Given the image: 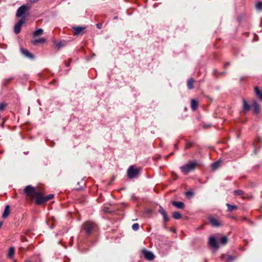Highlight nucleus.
Returning <instances> with one entry per match:
<instances>
[{"instance_id":"obj_1","label":"nucleus","mask_w":262,"mask_h":262,"mask_svg":"<svg viewBox=\"0 0 262 262\" xmlns=\"http://www.w3.org/2000/svg\"><path fill=\"white\" fill-rule=\"evenodd\" d=\"M24 193L31 201L35 199V203L37 205H41L46 203L48 201L53 198L54 195L50 194L44 196L40 191H37L31 185L27 186L24 189Z\"/></svg>"},{"instance_id":"obj_2","label":"nucleus","mask_w":262,"mask_h":262,"mask_svg":"<svg viewBox=\"0 0 262 262\" xmlns=\"http://www.w3.org/2000/svg\"><path fill=\"white\" fill-rule=\"evenodd\" d=\"M200 164L197 160L189 161L187 163L180 167L181 171L185 175L194 171Z\"/></svg>"},{"instance_id":"obj_3","label":"nucleus","mask_w":262,"mask_h":262,"mask_svg":"<svg viewBox=\"0 0 262 262\" xmlns=\"http://www.w3.org/2000/svg\"><path fill=\"white\" fill-rule=\"evenodd\" d=\"M82 229L84 230L87 236H90L97 228V225L96 223L92 221H86L83 223L82 226Z\"/></svg>"},{"instance_id":"obj_4","label":"nucleus","mask_w":262,"mask_h":262,"mask_svg":"<svg viewBox=\"0 0 262 262\" xmlns=\"http://www.w3.org/2000/svg\"><path fill=\"white\" fill-rule=\"evenodd\" d=\"M85 29V27L73 26L72 27V29L73 31V35L74 36L82 35L84 34Z\"/></svg>"},{"instance_id":"obj_5","label":"nucleus","mask_w":262,"mask_h":262,"mask_svg":"<svg viewBox=\"0 0 262 262\" xmlns=\"http://www.w3.org/2000/svg\"><path fill=\"white\" fill-rule=\"evenodd\" d=\"M30 9V7L24 5L20 6L17 10L16 15L18 17H21L26 12Z\"/></svg>"},{"instance_id":"obj_6","label":"nucleus","mask_w":262,"mask_h":262,"mask_svg":"<svg viewBox=\"0 0 262 262\" xmlns=\"http://www.w3.org/2000/svg\"><path fill=\"white\" fill-rule=\"evenodd\" d=\"M208 219L211 225L213 227H219L222 226V224L220 221L213 216H208Z\"/></svg>"},{"instance_id":"obj_7","label":"nucleus","mask_w":262,"mask_h":262,"mask_svg":"<svg viewBox=\"0 0 262 262\" xmlns=\"http://www.w3.org/2000/svg\"><path fill=\"white\" fill-rule=\"evenodd\" d=\"M139 173L137 169H135L133 166H131L127 170V176L129 179H133L136 177Z\"/></svg>"},{"instance_id":"obj_8","label":"nucleus","mask_w":262,"mask_h":262,"mask_svg":"<svg viewBox=\"0 0 262 262\" xmlns=\"http://www.w3.org/2000/svg\"><path fill=\"white\" fill-rule=\"evenodd\" d=\"M25 23V18L20 19L14 26V31L15 34H18L20 33L22 25Z\"/></svg>"},{"instance_id":"obj_9","label":"nucleus","mask_w":262,"mask_h":262,"mask_svg":"<svg viewBox=\"0 0 262 262\" xmlns=\"http://www.w3.org/2000/svg\"><path fill=\"white\" fill-rule=\"evenodd\" d=\"M142 253L145 258L148 260H152L154 259L155 256L154 254L146 249H144L142 251Z\"/></svg>"},{"instance_id":"obj_10","label":"nucleus","mask_w":262,"mask_h":262,"mask_svg":"<svg viewBox=\"0 0 262 262\" xmlns=\"http://www.w3.org/2000/svg\"><path fill=\"white\" fill-rule=\"evenodd\" d=\"M209 246L213 249H217L219 248V245L215 239V237L213 236L210 237L208 242Z\"/></svg>"},{"instance_id":"obj_11","label":"nucleus","mask_w":262,"mask_h":262,"mask_svg":"<svg viewBox=\"0 0 262 262\" xmlns=\"http://www.w3.org/2000/svg\"><path fill=\"white\" fill-rule=\"evenodd\" d=\"M20 51L21 53L26 57L30 59H33L34 58V55L30 53L29 51L27 49L21 48Z\"/></svg>"},{"instance_id":"obj_12","label":"nucleus","mask_w":262,"mask_h":262,"mask_svg":"<svg viewBox=\"0 0 262 262\" xmlns=\"http://www.w3.org/2000/svg\"><path fill=\"white\" fill-rule=\"evenodd\" d=\"M221 258L225 262H232L235 260V257L230 255L223 254L221 256Z\"/></svg>"},{"instance_id":"obj_13","label":"nucleus","mask_w":262,"mask_h":262,"mask_svg":"<svg viewBox=\"0 0 262 262\" xmlns=\"http://www.w3.org/2000/svg\"><path fill=\"white\" fill-rule=\"evenodd\" d=\"M254 113L257 115L260 113V105L255 100L253 101L252 103Z\"/></svg>"},{"instance_id":"obj_14","label":"nucleus","mask_w":262,"mask_h":262,"mask_svg":"<svg viewBox=\"0 0 262 262\" xmlns=\"http://www.w3.org/2000/svg\"><path fill=\"white\" fill-rule=\"evenodd\" d=\"M243 110L245 113H246L249 111L251 109V106L248 103L247 101L245 99H243Z\"/></svg>"},{"instance_id":"obj_15","label":"nucleus","mask_w":262,"mask_h":262,"mask_svg":"<svg viewBox=\"0 0 262 262\" xmlns=\"http://www.w3.org/2000/svg\"><path fill=\"white\" fill-rule=\"evenodd\" d=\"M254 90L256 96L260 101H262V91H261L257 86H254Z\"/></svg>"},{"instance_id":"obj_16","label":"nucleus","mask_w":262,"mask_h":262,"mask_svg":"<svg viewBox=\"0 0 262 262\" xmlns=\"http://www.w3.org/2000/svg\"><path fill=\"white\" fill-rule=\"evenodd\" d=\"M172 204L174 207H177L178 209H183L185 207V204L182 202H177V201H173L172 202Z\"/></svg>"},{"instance_id":"obj_17","label":"nucleus","mask_w":262,"mask_h":262,"mask_svg":"<svg viewBox=\"0 0 262 262\" xmlns=\"http://www.w3.org/2000/svg\"><path fill=\"white\" fill-rule=\"evenodd\" d=\"M194 80L193 78H190L187 82V86L189 90H192L194 88Z\"/></svg>"},{"instance_id":"obj_18","label":"nucleus","mask_w":262,"mask_h":262,"mask_svg":"<svg viewBox=\"0 0 262 262\" xmlns=\"http://www.w3.org/2000/svg\"><path fill=\"white\" fill-rule=\"evenodd\" d=\"M198 104L199 102L195 99H193L191 100V107L193 111L197 109Z\"/></svg>"},{"instance_id":"obj_19","label":"nucleus","mask_w":262,"mask_h":262,"mask_svg":"<svg viewBox=\"0 0 262 262\" xmlns=\"http://www.w3.org/2000/svg\"><path fill=\"white\" fill-rule=\"evenodd\" d=\"M226 205L228 208L227 211L228 212H232L238 209V206L236 205H231L229 203H227Z\"/></svg>"},{"instance_id":"obj_20","label":"nucleus","mask_w":262,"mask_h":262,"mask_svg":"<svg viewBox=\"0 0 262 262\" xmlns=\"http://www.w3.org/2000/svg\"><path fill=\"white\" fill-rule=\"evenodd\" d=\"M9 214H10V206H9V205H8L6 206V207H5L3 215H2L3 218H4V219L7 218L8 216V215H9Z\"/></svg>"},{"instance_id":"obj_21","label":"nucleus","mask_w":262,"mask_h":262,"mask_svg":"<svg viewBox=\"0 0 262 262\" xmlns=\"http://www.w3.org/2000/svg\"><path fill=\"white\" fill-rule=\"evenodd\" d=\"M46 41V39L44 38H40L39 39H35L32 41V44L34 45H37L38 43H45Z\"/></svg>"},{"instance_id":"obj_22","label":"nucleus","mask_w":262,"mask_h":262,"mask_svg":"<svg viewBox=\"0 0 262 262\" xmlns=\"http://www.w3.org/2000/svg\"><path fill=\"white\" fill-rule=\"evenodd\" d=\"M13 79V77H11L9 78L4 79L2 82V85L3 86H7Z\"/></svg>"},{"instance_id":"obj_23","label":"nucleus","mask_w":262,"mask_h":262,"mask_svg":"<svg viewBox=\"0 0 262 262\" xmlns=\"http://www.w3.org/2000/svg\"><path fill=\"white\" fill-rule=\"evenodd\" d=\"M43 30L42 29H38L33 32V35L34 37H38L43 34Z\"/></svg>"},{"instance_id":"obj_24","label":"nucleus","mask_w":262,"mask_h":262,"mask_svg":"<svg viewBox=\"0 0 262 262\" xmlns=\"http://www.w3.org/2000/svg\"><path fill=\"white\" fill-rule=\"evenodd\" d=\"M14 252H15L14 248L13 247H10L9 249L8 253V257L12 258L14 254Z\"/></svg>"},{"instance_id":"obj_25","label":"nucleus","mask_w":262,"mask_h":262,"mask_svg":"<svg viewBox=\"0 0 262 262\" xmlns=\"http://www.w3.org/2000/svg\"><path fill=\"white\" fill-rule=\"evenodd\" d=\"M172 217L175 220H179L182 218V215L179 212L174 211L172 213Z\"/></svg>"},{"instance_id":"obj_26","label":"nucleus","mask_w":262,"mask_h":262,"mask_svg":"<svg viewBox=\"0 0 262 262\" xmlns=\"http://www.w3.org/2000/svg\"><path fill=\"white\" fill-rule=\"evenodd\" d=\"M221 165V162L219 161H216L211 164V168L213 170L217 168Z\"/></svg>"},{"instance_id":"obj_27","label":"nucleus","mask_w":262,"mask_h":262,"mask_svg":"<svg viewBox=\"0 0 262 262\" xmlns=\"http://www.w3.org/2000/svg\"><path fill=\"white\" fill-rule=\"evenodd\" d=\"M66 45V42L64 41H60L57 42L56 43V47L57 48V50H59L60 48L64 47Z\"/></svg>"},{"instance_id":"obj_28","label":"nucleus","mask_w":262,"mask_h":262,"mask_svg":"<svg viewBox=\"0 0 262 262\" xmlns=\"http://www.w3.org/2000/svg\"><path fill=\"white\" fill-rule=\"evenodd\" d=\"M228 242V239L227 236H223L220 238V242L223 245H226Z\"/></svg>"},{"instance_id":"obj_29","label":"nucleus","mask_w":262,"mask_h":262,"mask_svg":"<svg viewBox=\"0 0 262 262\" xmlns=\"http://www.w3.org/2000/svg\"><path fill=\"white\" fill-rule=\"evenodd\" d=\"M233 193H234V194L235 195H243L244 194V192L241 190V189H238V190H235L234 191H233Z\"/></svg>"},{"instance_id":"obj_30","label":"nucleus","mask_w":262,"mask_h":262,"mask_svg":"<svg viewBox=\"0 0 262 262\" xmlns=\"http://www.w3.org/2000/svg\"><path fill=\"white\" fill-rule=\"evenodd\" d=\"M256 8L258 11L262 10V2H258L256 5Z\"/></svg>"},{"instance_id":"obj_31","label":"nucleus","mask_w":262,"mask_h":262,"mask_svg":"<svg viewBox=\"0 0 262 262\" xmlns=\"http://www.w3.org/2000/svg\"><path fill=\"white\" fill-rule=\"evenodd\" d=\"M193 146L192 143L187 141L186 143L185 149H188Z\"/></svg>"},{"instance_id":"obj_32","label":"nucleus","mask_w":262,"mask_h":262,"mask_svg":"<svg viewBox=\"0 0 262 262\" xmlns=\"http://www.w3.org/2000/svg\"><path fill=\"white\" fill-rule=\"evenodd\" d=\"M139 228V225L138 223H135L132 226V229L134 230H137Z\"/></svg>"},{"instance_id":"obj_33","label":"nucleus","mask_w":262,"mask_h":262,"mask_svg":"<svg viewBox=\"0 0 262 262\" xmlns=\"http://www.w3.org/2000/svg\"><path fill=\"white\" fill-rule=\"evenodd\" d=\"M166 211L164 210V209L161 206H160L159 209L158 210V212L161 214H163Z\"/></svg>"},{"instance_id":"obj_34","label":"nucleus","mask_w":262,"mask_h":262,"mask_svg":"<svg viewBox=\"0 0 262 262\" xmlns=\"http://www.w3.org/2000/svg\"><path fill=\"white\" fill-rule=\"evenodd\" d=\"M185 195L188 197L192 196H193L194 193L191 191H187L185 192Z\"/></svg>"},{"instance_id":"obj_35","label":"nucleus","mask_w":262,"mask_h":262,"mask_svg":"<svg viewBox=\"0 0 262 262\" xmlns=\"http://www.w3.org/2000/svg\"><path fill=\"white\" fill-rule=\"evenodd\" d=\"M6 104L5 103H2L0 104V112H2L6 106Z\"/></svg>"},{"instance_id":"obj_36","label":"nucleus","mask_w":262,"mask_h":262,"mask_svg":"<svg viewBox=\"0 0 262 262\" xmlns=\"http://www.w3.org/2000/svg\"><path fill=\"white\" fill-rule=\"evenodd\" d=\"M242 220H243V221H248V222L250 224H251V225H253L254 224V223L252 221H251L250 220H248V219L246 217H245V216L243 217H242Z\"/></svg>"},{"instance_id":"obj_37","label":"nucleus","mask_w":262,"mask_h":262,"mask_svg":"<svg viewBox=\"0 0 262 262\" xmlns=\"http://www.w3.org/2000/svg\"><path fill=\"white\" fill-rule=\"evenodd\" d=\"M103 211L105 212H111V211L109 210V208L108 207H104Z\"/></svg>"},{"instance_id":"obj_38","label":"nucleus","mask_w":262,"mask_h":262,"mask_svg":"<svg viewBox=\"0 0 262 262\" xmlns=\"http://www.w3.org/2000/svg\"><path fill=\"white\" fill-rule=\"evenodd\" d=\"M97 28L98 29H101L102 26V24L101 23H98L96 24Z\"/></svg>"},{"instance_id":"obj_39","label":"nucleus","mask_w":262,"mask_h":262,"mask_svg":"<svg viewBox=\"0 0 262 262\" xmlns=\"http://www.w3.org/2000/svg\"><path fill=\"white\" fill-rule=\"evenodd\" d=\"M230 64V62H227L224 65V68L225 69L227 68V66Z\"/></svg>"},{"instance_id":"obj_40","label":"nucleus","mask_w":262,"mask_h":262,"mask_svg":"<svg viewBox=\"0 0 262 262\" xmlns=\"http://www.w3.org/2000/svg\"><path fill=\"white\" fill-rule=\"evenodd\" d=\"M71 61H72V59L70 58V59H69V62H68V63H67L66 61L65 62L66 66L67 67H69V65H70V62H71Z\"/></svg>"},{"instance_id":"obj_41","label":"nucleus","mask_w":262,"mask_h":262,"mask_svg":"<svg viewBox=\"0 0 262 262\" xmlns=\"http://www.w3.org/2000/svg\"><path fill=\"white\" fill-rule=\"evenodd\" d=\"M163 215V219H165V218H166L167 217H168V216L167 215V212H165L164 213H163V214H162Z\"/></svg>"},{"instance_id":"obj_42","label":"nucleus","mask_w":262,"mask_h":262,"mask_svg":"<svg viewBox=\"0 0 262 262\" xmlns=\"http://www.w3.org/2000/svg\"><path fill=\"white\" fill-rule=\"evenodd\" d=\"M163 221H164V223L168 222L169 221V217H167L166 218H165V219H163Z\"/></svg>"},{"instance_id":"obj_43","label":"nucleus","mask_w":262,"mask_h":262,"mask_svg":"<svg viewBox=\"0 0 262 262\" xmlns=\"http://www.w3.org/2000/svg\"><path fill=\"white\" fill-rule=\"evenodd\" d=\"M173 179L174 180H177L178 178V176L176 174H173Z\"/></svg>"},{"instance_id":"obj_44","label":"nucleus","mask_w":262,"mask_h":262,"mask_svg":"<svg viewBox=\"0 0 262 262\" xmlns=\"http://www.w3.org/2000/svg\"><path fill=\"white\" fill-rule=\"evenodd\" d=\"M247 77L246 76H244V77H241V78H240V80L241 81H244L245 80V79Z\"/></svg>"},{"instance_id":"obj_45","label":"nucleus","mask_w":262,"mask_h":262,"mask_svg":"<svg viewBox=\"0 0 262 262\" xmlns=\"http://www.w3.org/2000/svg\"><path fill=\"white\" fill-rule=\"evenodd\" d=\"M82 189V188H75V190L77 191H80Z\"/></svg>"},{"instance_id":"obj_46","label":"nucleus","mask_w":262,"mask_h":262,"mask_svg":"<svg viewBox=\"0 0 262 262\" xmlns=\"http://www.w3.org/2000/svg\"><path fill=\"white\" fill-rule=\"evenodd\" d=\"M213 73L214 74H216L217 73V70L215 69L213 71Z\"/></svg>"},{"instance_id":"obj_47","label":"nucleus","mask_w":262,"mask_h":262,"mask_svg":"<svg viewBox=\"0 0 262 262\" xmlns=\"http://www.w3.org/2000/svg\"><path fill=\"white\" fill-rule=\"evenodd\" d=\"M225 73H226V72H225V71H224V72H223L220 73L219 74H220V75H224V74H225Z\"/></svg>"},{"instance_id":"obj_48","label":"nucleus","mask_w":262,"mask_h":262,"mask_svg":"<svg viewBox=\"0 0 262 262\" xmlns=\"http://www.w3.org/2000/svg\"><path fill=\"white\" fill-rule=\"evenodd\" d=\"M257 142H260L261 141V138L258 137L257 138Z\"/></svg>"},{"instance_id":"obj_49","label":"nucleus","mask_w":262,"mask_h":262,"mask_svg":"<svg viewBox=\"0 0 262 262\" xmlns=\"http://www.w3.org/2000/svg\"><path fill=\"white\" fill-rule=\"evenodd\" d=\"M3 224V222L2 221L0 222V229L1 228Z\"/></svg>"},{"instance_id":"obj_50","label":"nucleus","mask_w":262,"mask_h":262,"mask_svg":"<svg viewBox=\"0 0 262 262\" xmlns=\"http://www.w3.org/2000/svg\"><path fill=\"white\" fill-rule=\"evenodd\" d=\"M170 157V155H167L165 157L166 160H167Z\"/></svg>"},{"instance_id":"obj_51","label":"nucleus","mask_w":262,"mask_h":262,"mask_svg":"<svg viewBox=\"0 0 262 262\" xmlns=\"http://www.w3.org/2000/svg\"><path fill=\"white\" fill-rule=\"evenodd\" d=\"M178 143H176V144H174V147H175L176 148H178Z\"/></svg>"},{"instance_id":"obj_52","label":"nucleus","mask_w":262,"mask_h":262,"mask_svg":"<svg viewBox=\"0 0 262 262\" xmlns=\"http://www.w3.org/2000/svg\"><path fill=\"white\" fill-rule=\"evenodd\" d=\"M164 228H165V229L167 228L166 223H164Z\"/></svg>"},{"instance_id":"obj_53","label":"nucleus","mask_w":262,"mask_h":262,"mask_svg":"<svg viewBox=\"0 0 262 262\" xmlns=\"http://www.w3.org/2000/svg\"><path fill=\"white\" fill-rule=\"evenodd\" d=\"M231 217L232 219H235V220H237V218L236 217H235V216H232Z\"/></svg>"},{"instance_id":"obj_54","label":"nucleus","mask_w":262,"mask_h":262,"mask_svg":"<svg viewBox=\"0 0 262 262\" xmlns=\"http://www.w3.org/2000/svg\"><path fill=\"white\" fill-rule=\"evenodd\" d=\"M173 154H174L173 152H171V153H170V154H169L168 155H170V157L171 156L173 155Z\"/></svg>"},{"instance_id":"obj_55","label":"nucleus","mask_w":262,"mask_h":262,"mask_svg":"<svg viewBox=\"0 0 262 262\" xmlns=\"http://www.w3.org/2000/svg\"><path fill=\"white\" fill-rule=\"evenodd\" d=\"M114 19H117V16H115V17H114Z\"/></svg>"},{"instance_id":"obj_56","label":"nucleus","mask_w":262,"mask_h":262,"mask_svg":"<svg viewBox=\"0 0 262 262\" xmlns=\"http://www.w3.org/2000/svg\"><path fill=\"white\" fill-rule=\"evenodd\" d=\"M171 231L175 232V230L172 229Z\"/></svg>"},{"instance_id":"obj_57","label":"nucleus","mask_w":262,"mask_h":262,"mask_svg":"<svg viewBox=\"0 0 262 262\" xmlns=\"http://www.w3.org/2000/svg\"><path fill=\"white\" fill-rule=\"evenodd\" d=\"M205 262H207V260H205Z\"/></svg>"}]
</instances>
